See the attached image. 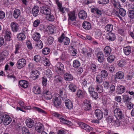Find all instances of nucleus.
Returning a JSON list of instances; mask_svg holds the SVG:
<instances>
[{
  "mask_svg": "<svg viewBox=\"0 0 134 134\" xmlns=\"http://www.w3.org/2000/svg\"><path fill=\"white\" fill-rule=\"evenodd\" d=\"M100 75H98L96 77V81L98 83H100L103 81V79Z\"/></svg>",
  "mask_w": 134,
  "mask_h": 134,
  "instance_id": "de8ad7c7",
  "label": "nucleus"
},
{
  "mask_svg": "<svg viewBox=\"0 0 134 134\" xmlns=\"http://www.w3.org/2000/svg\"><path fill=\"white\" fill-rule=\"evenodd\" d=\"M60 11L63 13H68L69 9L65 7H61L59 9Z\"/></svg>",
  "mask_w": 134,
  "mask_h": 134,
  "instance_id": "a18cd8bd",
  "label": "nucleus"
},
{
  "mask_svg": "<svg viewBox=\"0 0 134 134\" xmlns=\"http://www.w3.org/2000/svg\"><path fill=\"white\" fill-rule=\"evenodd\" d=\"M44 97L46 99H50L52 98L51 92L47 89H44L43 92Z\"/></svg>",
  "mask_w": 134,
  "mask_h": 134,
  "instance_id": "6e6552de",
  "label": "nucleus"
},
{
  "mask_svg": "<svg viewBox=\"0 0 134 134\" xmlns=\"http://www.w3.org/2000/svg\"><path fill=\"white\" fill-rule=\"evenodd\" d=\"M69 88L70 90L72 92H75L76 90V86L72 84L69 85Z\"/></svg>",
  "mask_w": 134,
  "mask_h": 134,
  "instance_id": "49530a36",
  "label": "nucleus"
},
{
  "mask_svg": "<svg viewBox=\"0 0 134 134\" xmlns=\"http://www.w3.org/2000/svg\"><path fill=\"white\" fill-rule=\"evenodd\" d=\"M64 79L66 81H70L73 79L72 75L68 73H66L64 74Z\"/></svg>",
  "mask_w": 134,
  "mask_h": 134,
  "instance_id": "cd10ccee",
  "label": "nucleus"
},
{
  "mask_svg": "<svg viewBox=\"0 0 134 134\" xmlns=\"http://www.w3.org/2000/svg\"><path fill=\"white\" fill-rule=\"evenodd\" d=\"M129 16L131 18H134V11L130 10L129 11Z\"/></svg>",
  "mask_w": 134,
  "mask_h": 134,
  "instance_id": "0e129e2a",
  "label": "nucleus"
},
{
  "mask_svg": "<svg viewBox=\"0 0 134 134\" xmlns=\"http://www.w3.org/2000/svg\"><path fill=\"white\" fill-rule=\"evenodd\" d=\"M58 40L59 42L63 43L66 45H68L70 42L69 39L65 37L64 33L62 34L61 36L58 38Z\"/></svg>",
  "mask_w": 134,
  "mask_h": 134,
  "instance_id": "f257e3e1",
  "label": "nucleus"
},
{
  "mask_svg": "<svg viewBox=\"0 0 134 134\" xmlns=\"http://www.w3.org/2000/svg\"><path fill=\"white\" fill-rule=\"evenodd\" d=\"M26 44L28 48L30 49H31L32 48V47L30 41L28 40L26 42Z\"/></svg>",
  "mask_w": 134,
  "mask_h": 134,
  "instance_id": "774afa93",
  "label": "nucleus"
},
{
  "mask_svg": "<svg viewBox=\"0 0 134 134\" xmlns=\"http://www.w3.org/2000/svg\"><path fill=\"white\" fill-rule=\"evenodd\" d=\"M40 34L37 32L34 33L32 35V38L35 41H38L40 39Z\"/></svg>",
  "mask_w": 134,
  "mask_h": 134,
  "instance_id": "4be33fe9",
  "label": "nucleus"
},
{
  "mask_svg": "<svg viewBox=\"0 0 134 134\" xmlns=\"http://www.w3.org/2000/svg\"><path fill=\"white\" fill-rule=\"evenodd\" d=\"M11 34L10 32L9 31H7L5 33V38L7 41H9L10 40Z\"/></svg>",
  "mask_w": 134,
  "mask_h": 134,
  "instance_id": "c9c22d12",
  "label": "nucleus"
},
{
  "mask_svg": "<svg viewBox=\"0 0 134 134\" xmlns=\"http://www.w3.org/2000/svg\"><path fill=\"white\" fill-rule=\"evenodd\" d=\"M65 104L66 107L69 109H72L73 107V104L72 102L69 99H67L65 101Z\"/></svg>",
  "mask_w": 134,
  "mask_h": 134,
  "instance_id": "f3484780",
  "label": "nucleus"
},
{
  "mask_svg": "<svg viewBox=\"0 0 134 134\" xmlns=\"http://www.w3.org/2000/svg\"><path fill=\"white\" fill-rule=\"evenodd\" d=\"M104 51L105 56L107 57L110 54L111 51V49L110 47L107 46L105 47Z\"/></svg>",
  "mask_w": 134,
  "mask_h": 134,
  "instance_id": "dca6fc26",
  "label": "nucleus"
},
{
  "mask_svg": "<svg viewBox=\"0 0 134 134\" xmlns=\"http://www.w3.org/2000/svg\"><path fill=\"white\" fill-rule=\"evenodd\" d=\"M21 47V45L20 44H16L15 46V51L14 52L15 54L19 53Z\"/></svg>",
  "mask_w": 134,
  "mask_h": 134,
  "instance_id": "4c0bfd02",
  "label": "nucleus"
},
{
  "mask_svg": "<svg viewBox=\"0 0 134 134\" xmlns=\"http://www.w3.org/2000/svg\"><path fill=\"white\" fill-rule=\"evenodd\" d=\"M31 76L34 80L38 78L39 75V73L38 71L36 70H33L32 71Z\"/></svg>",
  "mask_w": 134,
  "mask_h": 134,
  "instance_id": "393cba45",
  "label": "nucleus"
},
{
  "mask_svg": "<svg viewBox=\"0 0 134 134\" xmlns=\"http://www.w3.org/2000/svg\"><path fill=\"white\" fill-rule=\"evenodd\" d=\"M103 85L104 88L107 89L108 88L109 86V82L107 81H105L103 82Z\"/></svg>",
  "mask_w": 134,
  "mask_h": 134,
  "instance_id": "4d7b16f0",
  "label": "nucleus"
},
{
  "mask_svg": "<svg viewBox=\"0 0 134 134\" xmlns=\"http://www.w3.org/2000/svg\"><path fill=\"white\" fill-rule=\"evenodd\" d=\"M34 93L36 94H40L41 92L40 88L39 87L35 86L33 88Z\"/></svg>",
  "mask_w": 134,
  "mask_h": 134,
  "instance_id": "e433bc0d",
  "label": "nucleus"
},
{
  "mask_svg": "<svg viewBox=\"0 0 134 134\" xmlns=\"http://www.w3.org/2000/svg\"><path fill=\"white\" fill-rule=\"evenodd\" d=\"M68 15L69 19V20H70L72 21H74L75 20L76 17L75 15V12L74 11L68 13Z\"/></svg>",
  "mask_w": 134,
  "mask_h": 134,
  "instance_id": "a878e982",
  "label": "nucleus"
},
{
  "mask_svg": "<svg viewBox=\"0 0 134 134\" xmlns=\"http://www.w3.org/2000/svg\"><path fill=\"white\" fill-rule=\"evenodd\" d=\"M101 74L100 75L102 77L104 78H105L108 76V73L106 70H103L101 71Z\"/></svg>",
  "mask_w": 134,
  "mask_h": 134,
  "instance_id": "603ef678",
  "label": "nucleus"
},
{
  "mask_svg": "<svg viewBox=\"0 0 134 134\" xmlns=\"http://www.w3.org/2000/svg\"><path fill=\"white\" fill-rule=\"evenodd\" d=\"M125 63V62L123 59H121L118 63L119 66L123 67Z\"/></svg>",
  "mask_w": 134,
  "mask_h": 134,
  "instance_id": "69168bd1",
  "label": "nucleus"
},
{
  "mask_svg": "<svg viewBox=\"0 0 134 134\" xmlns=\"http://www.w3.org/2000/svg\"><path fill=\"white\" fill-rule=\"evenodd\" d=\"M53 101L54 106L57 108L60 107L61 100V97L59 96L57 97H56L54 98Z\"/></svg>",
  "mask_w": 134,
  "mask_h": 134,
  "instance_id": "7ed1b4c3",
  "label": "nucleus"
},
{
  "mask_svg": "<svg viewBox=\"0 0 134 134\" xmlns=\"http://www.w3.org/2000/svg\"><path fill=\"white\" fill-rule=\"evenodd\" d=\"M1 118L4 120L3 123L5 125L9 124L11 121V119L8 115H4L1 116Z\"/></svg>",
  "mask_w": 134,
  "mask_h": 134,
  "instance_id": "20e7f679",
  "label": "nucleus"
},
{
  "mask_svg": "<svg viewBox=\"0 0 134 134\" xmlns=\"http://www.w3.org/2000/svg\"><path fill=\"white\" fill-rule=\"evenodd\" d=\"M115 86L113 85H111L110 86V90L109 92L110 93H111L115 91Z\"/></svg>",
  "mask_w": 134,
  "mask_h": 134,
  "instance_id": "052dcab7",
  "label": "nucleus"
},
{
  "mask_svg": "<svg viewBox=\"0 0 134 134\" xmlns=\"http://www.w3.org/2000/svg\"><path fill=\"white\" fill-rule=\"evenodd\" d=\"M95 114L98 119L101 120L103 117L102 112L99 109H96L95 111Z\"/></svg>",
  "mask_w": 134,
  "mask_h": 134,
  "instance_id": "4468645a",
  "label": "nucleus"
},
{
  "mask_svg": "<svg viewBox=\"0 0 134 134\" xmlns=\"http://www.w3.org/2000/svg\"><path fill=\"white\" fill-rule=\"evenodd\" d=\"M106 69L109 70L110 72H113L115 70L114 67L112 65L109 66L107 65L106 67Z\"/></svg>",
  "mask_w": 134,
  "mask_h": 134,
  "instance_id": "a19ab883",
  "label": "nucleus"
},
{
  "mask_svg": "<svg viewBox=\"0 0 134 134\" xmlns=\"http://www.w3.org/2000/svg\"><path fill=\"white\" fill-rule=\"evenodd\" d=\"M71 48L72 49L71 53V55L72 56H75L77 54V51L75 49H74L72 46H71Z\"/></svg>",
  "mask_w": 134,
  "mask_h": 134,
  "instance_id": "338daca9",
  "label": "nucleus"
},
{
  "mask_svg": "<svg viewBox=\"0 0 134 134\" xmlns=\"http://www.w3.org/2000/svg\"><path fill=\"white\" fill-rule=\"evenodd\" d=\"M107 38L109 41H114L115 39L116 36L113 33H109L106 36Z\"/></svg>",
  "mask_w": 134,
  "mask_h": 134,
  "instance_id": "2eb2a0df",
  "label": "nucleus"
},
{
  "mask_svg": "<svg viewBox=\"0 0 134 134\" xmlns=\"http://www.w3.org/2000/svg\"><path fill=\"white\" fill-rule=\"evenodd\" d=\"M90 94L92 97L94 98L97 99L98 97L97 93L94 91L92 92Z\"/></svg>",
  "mask_w": 134,
  "mask_h": 134,
  "instance_id": "6e6d98bb",
  "label": "nucleus"
},
{
  "mask_svg": "<svg viewBox=\"0 0 134 134\" xmlns=\"http://www.w3.org/2000/svg\"><path fill=\"white\" fill-rule=\"evenodd\" d=\"M113 119V117L112 116H109L108 117H106V120L108 123H110L112 122Z\"/></svg>",
  "mask_w": 134,
  "mask_h": 134,
  "instance_id": "13d9d810",
  "label": "nucleus"
},
{
  "mask_svg": "<svg viewBox=\"0 0 134 134\" xmlns=\"http://www.w3.org/2000/svg\"><path fill=\"white\" fill-rule=\"evenodd\" d=\"M123 50L124 53L126 55H129L131 52V48L129 46L124 47Z\"/></svg>",
  "mask_w": 134,
  "mask_h": 134,
  "instance_id": "473e14b6",
  "label": "nucleus"
},
{
  "mask_svg": "<svg viewBox=\"0 0 134 134\" xmlns=\"http://www.w3.org/2000/svg\"><path fill=\"white\" fill-rule=\"evenodd\" d=\"M119 13L122 16H124L126 14V11L123 9L120 8L119 10Z\"/></svg>",
  "mask_w": 134,
  "mask_h": 134,
  "instance_id": "09e8293b",
  "label": "nucleus"
},
{
  "mask_svg": "<svg viewBox=\"0 0 134 134\" xmlns=\"http://www.w3.org/2000/svg\"><path fill=\"white\" fill-rule=\"evenodd\" d=\"M105 29L108 31H111L113 30V25L111 24H107L105 27Z\"/></svg>",
  "mask_w": 134,
  "mask_h": 134,
  "instance_id": "58836bf2",
  "label": "nucleus"
},
{
  "mask_svg": "<svg viewBox=\"0 0 134 134\" xmlns=\"http://www.w3.org/2000/svg\"><path fill=\"white\" fill-rule=\"evenodd\" d=\"M83 108L85 110H89L91 108L90 102L87 100H85L83 102Z\"/></svg>",
  "mask_w": 134,
  "mask_h": 134,
  "instance_id": "9d476101",
  "label": "nucleus"
},
{
  "mask_svg": "<svg viewBox=\"0 0 134 134\" xmlns=\"http://www.w3.org/2000/svg\"><path fill=\"white\" fill-rule=\"evenodd\" d=\"M10 26L12 31L14 32H16L19 29V27L18 24L15 22L11 23Z\"/></svg>",
  "mask_w": 134,
  "mask_h": 134,
  "instance_id": "39448f33",
  "label": "nucleus"
},
{
  "mask_svg": "<svg viewBox=\"0 0 134 134\" xmlns=\"http://www.w3.org/2000/svg\"><path fill=\"white\" fill-rule=\"evenodd\" d=\"M96 89L98 92L99 93H101L103 91V88L101 85H97Z\"/></svg>",
  "mask_w": 134,
  "mask_h": 134,
  "instance_id": "3c124183",
  "label": "nucleus"
},
{
  "mask_svg": "<svg viewBox=\"0 0 134 134\" xmlns=\"http://www.w3.org/2000/svg\"><path fill=\"white\" fill-rule=\"evenodd\" d=\"M33 109L36 111H37L39 113H41L44 114L46 113V112L44 110L39 108L34 107H33Z\"/></svg>",
  "mask_w": 134,
  "mask_h": 134,
  "instance_id": "c03bdc74",
  "label": "nucleus"
},
{
  "mask_svg": "<svg viewBox=\"0 0 134 134\" xmlns=\"http://www.w3.org/2000/svg\"><path fill=\"white\" fill-rule=\"evenodd\" d=\"M112 2L116 8L118 9L120 8L121 5L119 2H116L115 1L113 0Z\"/></svg>",
  "mask_w": 134,
  "mask_h": 134,
  "instance_id": "37998d69",
  "label": "nucleus"
},
{
  "mask_svg": "<svg viewBox=\"0 0 134 134\" xmlns=\"http://www.w3.org/2000/svg\"><path fill=\"white\" fill-rule=\"evenodd\" d=\"M82 26L83 28L86 30H90L91 27L90 23L88 21H84L82 23Z\"/></svg>",
  "mask_w": 134,
  "mask_h": 134,
  "instance_id": "aec40b11",
  "label": "nucleus"
},
{
  "mask_svg": "<svg viewBox=\"0 0 134 134\" xmlns=\"http://www.w3.org/2000/svg\"><path fill=\"white\" fill-rule=\"evenodd\" d=\"M50 52V49L48 48H45L42 49V53L44 55L48 54Z\"/></svg>",
  "mask_w": 134,
  "mask_h": 134,
  "instance_id": "8fccbe9b",
  "label": "nucleus"
},
{
  "mask_svg": "<svg viewBox=\"0 0 134 134\" xmlns=\"http://www.w3.org/2000/svg\"><path fill=\"white\" fill-rule=\"evenodd\" d=\"M56 28L54 26H49L48 27V31L49 32L50 34L53 33L56 30Z\"/></svg>",
  "mask_w": 134,
  "mask_h": 134,
  "instance_id": "72a5a7b5",
  "label": "nucleus"
},
{
  "mask_svg": "<svg viewBox=\"0 0 134 134\" xmlns=\"http://www.w3.org/2000/svg\"><path fill=\"white\" fill-rule=\"evenodd\" d=\"M21 12L20 10L18 9H15L13 14L14 18L17 19L20 15Z\"/></svg>",
  "mask_w": 134,
  "mask_h": 134,
  "instance_id": "412c9836",
  "label": "nucleus"
},
{
  "mask_svg": "<svg viewBox=\"0 0 134 134\" xmlns=\"http://www.w3.org/2000/svg\"><path fill=\"white\" fill-rule=\"evenodd\" d=\"M102 33L101 31L99 29L95 31V36L96 38L99 39L101 37Z\"/></svg>",
  "mask_w": 134,
  "mask_h": 134,
  "instance_id": "2f4dec72",
  "label": "nucleus"
},
{
  "mask_svg": "<svg viewBox=\"0 0 134 134\" xmlns=\"http://www.w3.org/2000/svg\"><path fill=\"white\" fill-rule=\"evenodd\" d=\"M19 83L20 85L24 88H26L28 87V84L26 81L21 80L19 81Z\"/></svg>",
  "mask_w": 134,
  "mask_h": 134,
  "instance_id": "bb28decb",
  "label": "nucleus"
},
{
  "mask_svg": "<svg viewBox=\"0 0 134 134\" xmlns=\"http://www.w3.org/2000/svg\"><path fill=\"white\" fill-rule=\"evenodd\" d=\"M40 12L41 13L46 16L48 14H51V10L47 7H43L41 8Z\"/></svg>",
  "mask_w": 134,
  "mask_h": 134,
  "instance_id": "f8f14e48",
  "label": "nucleus"
},
{
  "mask_svg": "<svg viewBox=\"0 0 134 134\" xmlns=\"http://www.w3.org/2000/svg\"><path fill=\"white\" fill-rule=\"evenodd\" d=\"M54 78H55V80L58 82H62L63 80L62 78L59 75H56L55 76H54Z\"/></svg>",
  "mask_w": 134,
  "mask_h": 134,
  "instance_id": "5fc2aeb1",
  "label": "nucleus"
},
{
  "mask_svg": "<svg viewBox=\"0 0 134 134\" xmlns=\"http://www.w3.org/2000/svg\"><path fill=\"white\" fill-rule=\"evenodd\" d=\"M125 87L122 85L118 86L117 89V92L119 94H121L123 93L125 90Z\"/></svg>",
  "mask_w": 134,
  "mask_h": 134,
  "instance_id": "5701e85b",
  "label": "nucleus"
},
{
  "mask_svg": "<svg viewBox=\"0 0 134 134\" xmlns=\"http://www.w3.org/2000/svg\"><path fill=\"white\" fill-rule=\"evenodd\" d=\"M45 74L48 77L50 78L53 76V74L51 71L49 69H47L46 71Z\"/></svg>",
  "mask_w": 134,
  "mask_h": 134,
  "instance_id": "ea45409f",
  "label": "nucleus"
},
{
  "mask_svg": "<svg viewBox=\"0 0 134 134\" xmlns=\"http://www.w3.org/2000/svg\"><path fill=\"white\" fill-rule=\"evenodd\" d=\"M26 124L28 127L31 128L34 125V122L33 120L29 119L26 120Z\"/></svg>",
  "mask_w": 134,
  "mask_h": 134,
  "instance_id": "6ab92c4d",
  "label": "nucleus"
},
{
  "mask_svg": "<svg viewBox=\"0 0 134 134\" xmlns=\"http://www.w3.org/2000/svg\"><path fill=\"white\" fill-rule=\"evenodd\" d=\"M79 126L87 131H90L93 130V128L82 122H80L78 124Z\"/></svg>",
  "mask_w": 134,
  "mask_h": 134,
  "instance_id": "423d86ee",
  "label": "nucleus"
},
{
  "mask_svg": "<svg viewBox=\"0 0 134 134\" xmlns=\"http://www.w3.org/2000/svg\"><path fill=\"white\" fill-rule=\"evenodd\" d=\"M8 53L7 51L4 50L0 52V59H4L8 56Z\"/></svg>",
  "mask_w": 134,
  "mask_h": 134,
  "instance_id": "c756f323",
  "label": "nucleus"
},
{
  "mask_svg": "<svg viewBox=\"0 0 134 134\" xmlns=\"http://www.w3.org/2000/svg\"><path fill=\"white\" fill-rule=\"evenodd\" d=\"M90 68L92 72H96V71L97 70V66L96 65L93 63L91 64Z\"/></svg>",
  "mask_w": 134,
  "mask_h": 134,
  "instance_id": "79ce46f5",
  "label": "nucleus"
},
{
  "mask_svg": "<svg viewBox=\"0 0 134 134\" xmlns=\"http://www.w3.org/2000/svg\"><path fill=\"white\" fill-rule=\"evenodd\" d=\"M17 38L18 40L23 41L26 38L25 35L23 33H20L17 35Z\"/></svg>",
  "mask_w": 134,
  "mask_h": 134,
  "instance_id": "c85d7f7f",
  "label": "nucleus"
},
{
  "mask_svg": "<svg viewBox=\"0 0 134 134\" xmlns=\"http://www.w3.org/2000/svg\"><path fill=\"white\" fill-rule=\"evenodd\" d=\"M53 38L51 36H50L48 37L47 42L49 44L51 45L53 43Z\"/></svg>",
  "mask_w": 134,
  "mask_h": 134,
  "instance_id": "bf43d9fd",
  "label": "nucleus"
},
{
  "mask_svg": "<svg viewBox=\"0 0 134 134\" xmlns=\"http://www.w3.org/2000/svg\"><path fill=\"white\" fill-rule=\"evenodd\" d=\"M78 16L80 18L84 20L87 18V15L86 12L83 10H81L79 12Z\"/></svg>",
  "mask_w": 134,
  "mask_h": 134,
  "instance_id": "ddd939ff",
  "label": "nucleus"
},
{
  "mask_svg": "<svg viewBox=\"0 0 134 134\" xmlns=\"http://www.w3.org/2000/svg\"><path fill=\"white\" fill-rule=\"evenodd\" d=\"M109 0H98V3L101 4H106L109 2Z\"/></svg>",
  "mask_w": 134,
  "mask_h": 134,
  "instance_id": "e2e57ef3",
  "label": "nucleus"
},
{
  "mask_svg": "<svg viewBox=\"0 0 134 134\" xmlns=\"http://www.w3.org/2000/svg\"><path fill=\"white\" fill-rule=\"evenodd\" d=\"M46 18L47 20L50 21H53L54 19V16L51 13L48 14L46 16Z\"/></svg>",
  "mask_w": 134,
  "mask_h": 134,
  "instance_id": "f704fd0d",
  "label": "nucleus"
},
{
  "mask_svg": "<svg viewBox=\"0 0 134 134\" xmlns=\"http://www.w3.org/2000/svg\"><path fill=\"white\" fill-rule=\"evenodd\" d=\"M36 130L38 132H41L44 130L43 126L40 122L37 123L35 125Z\"/></svg>",
  "mask_w": 134,
  "mask_h": 134,
  "instance_id": "1a4fd4ad",
  "label": "nucleus"
},
{
  "mask_svg": "<svg viewBox=\"0 0 134 134\" xmlns=\"http://www.w3.org/2000/svg\"><path fill=\"white\" fill-rule=\"evenodd\" d=\"M124 74L122 72L120 71L117 72L115 74V78L117 79H121L124 77Z\"/></svg>",
  "mask_w": 134,
  "mask_h": 134,
  "instance_id": "7c9ffc66",
  "label": "nucleus"
},
{
  "mask_svg": "<svg viewBox=\"0 0 134 134\" xmlns=\"http://www.w3.org/2000/svg\"><path fill=\"white\" fill-rule=\"evenodd\" d=\"M97 57L98 59H103L104 55L103 53L101 52H99L97 54Z\"/></svg>",
  "mask_w": 134,
  "mask_h": 134,
  "instance_id": "680f3d73",
  "label": "nucleus"
},
{
  "mask_svg": "<svg viewBox=\"0 0 134 134\" xmlns=\"http://www.w3.org/2000/svg\"><path fill=\"white\" fill-rule=\"evenodd\" d=\"M39 12V7L37 6H36L33 8L32 13L34 16L36 17L37 16Z\"/></svg>",
  "mask_w": 134,
  "mask_h": 134,
  "instance_id": "b1692460",
  "label": "nucleus"
},
{
  "mask_svg": "<svg viewBox=\"0 0 134 134\" xmlns=\"http://www.w3.org/2000/svg\"><path fill=\"white\" fill-rule=\"evenodd\" d=\"M73 65L74 67L77 68L80 65V63L78 61L75 60L73 62Z\"/></svg>",
  "mask_w": 134,
  "mask_h": 134,
  "instance_id": "864d4df0",
  "label": "nucleus"
},
{
  "mask_svg": "<svg viewBox=\"0 0 134 134\" xmlns=\"http://www.w3.org/2000/svg\"><path fill=\"white\" fill-rule=\"evenodd\" d=\"M114 114L117 119L119 120L124 118V116L121 110L119 108H116L114 110Z\"/></svg>",
  "mask_w": 134,
  "mask_h": 134,
  "instance_id": "f03ea898",
  "label": "nucleus"
},
{
  "mask_svg": "<svg viewBox=\"0 0 134 134\" xmlns=\"http://www.w3.org/2000/svg\"><path fill=\"white\" fill-rule=\"evenodd\" d=\"M81 50L82 53L84 54H87L88 57L89 58L91 57L92 52V49H91L88 48L87 49L85 48H82Z\"/></svg>",
  "mask_w": 134,
  "mask_h": 134,
  "instance_id": "0eeeda50",
  "label": "nucleus"
},
{
  "mask_svg": "<svg viewBox=\"0 0 134 134\" xmlns=\"http://www.w3.org/2000/svg\"><path fill=\"white\" fill-rule=\"evenodd\" d=\"M91 12L94 13H96L100 16L104 13L103 11L97 8H93L91 9Z\"/></svg>",
  "mask_w": 134,
  "mask_h": 134,
  "instance_id": "a211bd4d",
  "label": "nucleus"
},
{
  "mask_svg": "<svg viewBox=\"0 0 134 134\" xmlns=\"http://www.w3.org/2000/svg\"><path fill=\"white\" fill-rule=\"evenodd\" d=\"M25 59H19L17 63V66L18 69H21L24 67L26 64Z\"/></svg>",
  "mask_w": 134,
  "mask_h": 134,
  "instance_id": "9b49d317",
  "label": "nucleus"
}]
</instances>
